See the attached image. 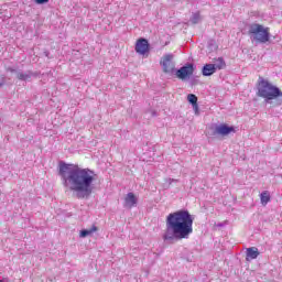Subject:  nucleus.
<instances>
[{"instance_id":"4468645a","label":"nucleus","mask_w":282,"mask_h":282,"mask_svg":"<svg viewBox=\"0 0 282 282\" xmlns=\"http://www.w3.org/2000/svg\"><path fill=\"white\" fill-rule=\"evenodd\" d=\"M213 65L215 66V69H224L226 67V62L223 57H219Z\"/></svg>"},{"instance_id":"1a4fd4ad","label":"nucleus","mask_w":282,"mask_h":282,"mask_svg":"<svg viewBox=\"0 0 282 282\" xmlns=\"http://www.w3.org/2000/svg\"><path fill=\"white\" fill-rule=\"evenodd\" d=\"M259 254H260L259 248H257V247L247 248L246 261H252V260L257 259L259 257Z\"/></svg>"},{"instance_id":"9b49d317","label":"nucleus","mask_w":282,"mask_h":282,"mask_svg":"<svg viewBox=\"0 0 282 282\" xmlns=\"http://www.w3.org/2000/svg\"><path fill=\"white\" fill-rule=\"evenodd\" d=\"M217 72L214 64H206L203 67V76H213Z\"/></svg>"},{"instance_id":"20e7f679","label":"nucleus","mask_w":282,"mask_h":282,"mask_svg":"<svg viewBox=\"0 0 282 282\" xmlns=\"http://www.w3.org/2000/svg\"><path fill=\"white\" fill-rule=\"evenodd\" d=\"M249 34L257 43H268L270 41V28L253 23L249 26Z\"/></svg>"},{"instance_id":"ddd939ff","label":"nucleus","mask_w":282,"mask_h":282,"mask_svg":"<svg viewBox=\"0 0 282 282\" xmlns=\"http://www.w3.org/2000/svg\"><path fill=\"white\" fill-rule=\"evenodd\" d=\"M260 200L262 206H267L268 203L270 202V192L268 191L262 192L260 195Z\"/></svg>"},{"instance_id":"39448f33","label":"nucleus","mask_w":282,"mask_h":282,"mask_svg":"<svg viewBox=\"0 0 282 282\" xmlns=\"http://www.w3.org/2000/svg\"><path fill=\"white\" fill-rule=\"evenodd\" d=\"M134 50L137 54H140V56H148L151 50L149 45V40L144 37L137 40Z\"/></svg>"},{"instance_id":"6e6552de","label":"nucleus","mask_w":282,"mask_h":282,"mask_svg":"<svg viewBox=\"0 0 282 282\" xmlns=\"http://www.w3.org/2000/svg\"><path fill=\"white\" fill-rule=\"evenodd\" d=\"M215 131L218 135H223V137L230 135V133H237V130H235V127H230L226 123H221L220 126H217Z\"/></svg>"},{"instance_id":"f257e3e1","label":"nucleus","mask_w":282,"mask_h":282,"mask_svg":"<svg viewBox=\"0 0 282 282\" xmlns=\"http://www.w3.org/2000/svg\"><path fill=\"white\" fill-rule=\"evenodd\" d=\"M58 175L63 184L69 191L77 193V197H89L96 182V172L89 169H80L76 164L59 163Z\"/></svg>"},{"instance_id":"f8f14e48","label":"nucleus","mask_w":282,"mask_h":282,"mask_svg":"<svg viewBox=\"0 0 282 282\" xmlns=\"http://www.w3.org/2000/svg\"><path fill=\"white\" fill-rule=\"evenodd\" d=\"M98 231V227H96V225H94L90 229H84L80 231L79 237L85 238V237H89V235H94V232Z\"/></svg>"},{"instance_id":"f03ea898","label":"nucleus","mask_w":282,"mask_h":282,"mask_svg":"<svg viewBox=\"0 0 282 282\" xmlns=\"http://www.w3.org/2000/svg\"><path fill=\"white\" fill-rule=\"evenodd\" d=\"M191 235H193V216L188 210L181 209L166 216L163 241H182L188 239Z\"/></svg>"},{"instance_id":"9d476101","label":"nucleus","mask_w":282,"mask_h":282,"mask_svg":"<svg viewBox=\"0 0 282 282\" xmlns=\"http://www.w3.org/2000/svg\"><path fill=\"white\" fill-rule=\"evenodd\" d=\"M126 208H133L138 204V197L135 194L128 193L124 197Z\"/></svg>"},{"instance_id":"0eeeda50","label":"nucleus","mask_w":282,"mask_h":282,"mask_svg":"<svg viewBox=\"0 0 282 282\" xmlns=\"http://www.w3.org/2000/svg\"><path fill=\"white\" fill-rule=\"evenodd\" d=\"M193 72H195V69L193 68V65H192V64H188L187 66L181 67V68L176 72V76H177L181 80H186V78H188V76H193Z\"/></svg>"},{"instance_id":"6ab92c4d","label":"nucleus","mask_w":282,"mask_h":282,"mask_svg":"<svg viewBox=\"0 0 282 282\" xmlns=\"http://www.w3.org/2000/svg\"><path fill=\"white\" fill-rule=\"evenodd\" d=\"M10 72H14V69H10Z\"/></svg>"},{"instance_id":"dca6fc26","label":"nucleus","mask_w":282,"mask_h":282,"mask_svg":"<svg viewBox=\"0 0 282 282\" xmlns=\"http://www.w3.org/2000/svg\"><path fill=\"white\" fill-rule=\"evenodd\" d=\"M18 79L19 80H30V75L25 74V73H18Z\"/></svg>"},{"instance_id":"aec40b11","label":"nucleus","mask_w":282,"mask_h":282,"mask_svg":"<svg viewBox=\"0 0 282 282\" xmlns=\"http://www.w3.org/2000/svg\"><path fill=\"white\" fill-rule=\"evenodd\" d=\"M0 282H3V281L0 280Z\"/></svg>"},{"instance_id":"a211bd4d","label":"nucleus","mask_w":282,"mask_h":282,"mask_svg":"<svg viewBox=\"0 0 282 282\" xmlns=\"http://www.w3.org/2000/svg\"><path fill=\"white\" fill-rule=\"evenodd\" d=\"M50 0H35V3L37 4H43V3H47Z\"/></svg>"},{"instance_id":"7ed1b4c3","label":"nucleus","mask_w":282,"mask_h":282,"mask_svg":"<svg viewBox=\"0 0 282 282\" xmlns=\"http://www.w3.org/2000/svg\"><path fill=\"white\" fill-rule=\"evenodd\" d=\"M260 98H264L267 102L270 100H276V98H282V91L279 87L272 85L268 79L259 78L258 80V93Z\"/></svg>"},{"instance_id":"f3484780","label":"nucleus","mask_w":282,"mask_h":282,"mask_svg":"<svg viewBox=\"0 0 282 282\" xmlns=\"http://www.w3.org/2000/svg\"><path fill=\"white\" fill-rule=\"evenodd\" d=\"M193 23H199V13H194L192 18Z\"/></svg>"},{"instance_id":"423d86ee","label":"nucleus","mask_w":282,"mask_h":282,"mask_svg":"<svg viewBox=\"0 0 282 282\" xmlns=\"http://www.w3.org/2000/svg\"><path fill=\"white\" fill-rule=\"evenodd\" d=\"M164 74H173L175 72V64L173 63V55H165L160 62Z\"/></svg>"},{"instance_id":"2eb2a0df","label":"nucleus","mask_w":282,"mask_h":282,"mask_svg":"<svg viewBox=\"0 0 282 282\" xmlns=\"http://www.w3.org/2000/svg\"><path fill=\"white\" fill-rule=\"evenodd\" d=\"M187 100L188 102H191V105H193L194 107H197V96L189 94L187 96Z\"/></svg>"}]
</instances>
